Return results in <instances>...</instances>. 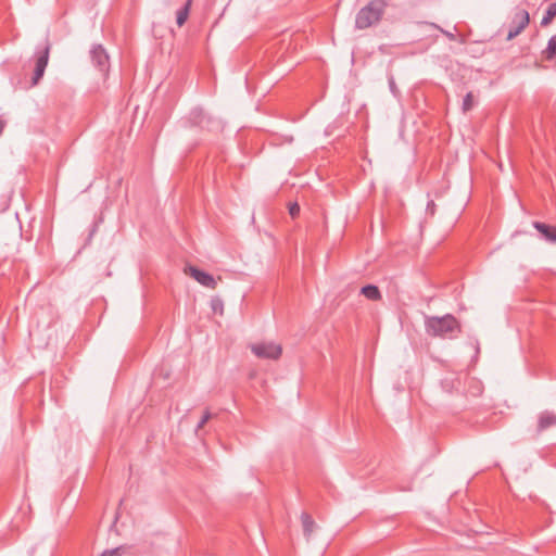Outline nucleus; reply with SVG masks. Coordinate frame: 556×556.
I'll return each mask as SVG.
<instances>
[{
  "instance_id": "1",
  "label": "nucleus",
  "mask_w": 556,
  "mask_h": 556,
  "mask_svg": "<svg viewBox=\"0 0 556 556\" xmlns=\"http://www.w3.org/2000/svg\"><path fill=\"white\" fill-rule=\"evenodd\" d=\"M426 332L432 337L453 339L460 332L458 320L451 314L442 317L429 316L425 320Z\"/></svg>"
},
{
  "instance_id": "2",
  "label": "nucleus",
  "mask_w": 556,
  "mask_h": 556,
  "mask_svg": "<svg viewBox=\"0 0 556 556\" xmlns=\"http://www.w3.org/2000/svg\"><path fill=\"white\" fill-rule=\"evenodd\" d=\"M386 8V0H371L358 11L355 18L356 28L365 29L377 24L381 20Z\"/></svg>"
},
{
  "instance_id": "3",
  "label": "nucleus",
  "mask_w": 556,
  "mask_h": 556,
  "mask_svg": "<svg viewBox=\"0 0 556 556\" xmlns=\"http://www.w3.org/2000/svg\"><path fill=\"white\" fill-rule=\"evenodd\" d=\"M51 45L48 39H46L45 43L40 47H37L34 59H35V68L34 75L31 78V85L36 86L39 80L42 78L46 67L49 62Z\"/></svg>"
},
{
  "instance_id": "4",
  "label": "nucleus",
  "mask_w": 556,
  "mask_h": 556,
  "mask_svg": "<svg viewBox=\"0 0 556 556\" xmlns=\"http://www.w3.org/2000/svg\"><path fill=\"white\" fill-rule=\"evenodd\" d=\"M529 12L525 9H516L511 22L509 24V30L506 39L509 41L516 38L519 34L523 31V29L529 25Z\"/></svg>"
},
{
  "instance_id": "5",
  "label": "nucleus",
  "mask_w": 556,
  "mask_h": 556,
  "mask_svg": "<svg viewBox=\"0 0 556 556\" xmlns=\"http://www.w3.org/2000/svg\"><path fill=\"white\" fill-rule=\"evenodd\" d=\"M252 352L260 358L277 359L281 355V346L275 343L253 344Z\"/></svg>"
},
{
  "instance_id": "6",
  "label": "nucleus",
  "mask_w": 556,
  "mask_h": 556,
  "mask_svg": "<svg viewBox=\"0 0 556 556\" xmlns=\"http://www.w3.org/2000/svg\"><path fill=\"white\" fill-rule=\"evenodd\" d=\"M186 273L189 274L200 285H202L206 288L215 289L217 286L215 278L211 274L205 273L194 266H189L186 269Z\"/></svg>"
},
{
  "instance_id": "7",
  "label": "nucleus",
  "mask_w": 556,
  "mask_h": 556,
  "mask_svg": "<svg viewBox=\"0 0 556 556\" xmlns=\"http://www.w3.org/2000/svg\"><path fill=\"white\" fill-rule=\"evenodd\" d=\"M93 64L101 71L106 72L109 68V55L102 46H96L90 51Z\"/></svg>"
},
{
  "instance_id": "8",
  "label": "nucleus",
  "mask_w": 556,
  "mask_h": 556,
  "mask_svg": "<svg viewBox=\"0 0 556 556\" xmlns=\"http://www.w3.org/2000/svg\"><path fill=\"white\" fill-rule=\"evenodd\" d=\"M532 225L540 232L542 239L551 243H556V226L541 222H533Z\"/></svg>"
},
{
  "instance_id": "9",
  "label": "nucleus",
  "mask_w": 556,
  "mask_h": 556,
  "mask_svg": "<svg viewBox=\"0 0 556 556\" xmlns=\"http://www.w3.org/2000/svg\"><path fill=\"white\" fill-rule=\"evenodd\" d=\"M553 426H556V414L547 410L541 413L538 421V430L544 431Z\"/></svg>"
},
{
  "instance_id": "10",
  "label": "nucleus",
  "mask_w": 556,
  "mask_h": 556,
  "mask_svg": "<svg viewBox=\"0 0 556 556\" xmlns=\"http://www.w3.org/2000/svg\"><path fill=\"white\" fill-rule=\"evenodd\" d=\"M301 521H302L304 535L306 539H309L316 528V523L313 520L312 516L307 513H302Z\"/></svg>"
},
{
  "instance_id": "11",
  "label": "nucleus",
  "mask_w": 556,
  "mask_h": 556,
  "mask_svg": "<svg viewBox=\"0 0 556 556\" xmlns=\"http://www.w3.org/2000/svg\"><path fill=\"white\" fill-rule=\"evenodd\" d=\"M361 293L370 301L381 300V292L375 285H367L361 289Z\"/></svg>"
},
{
  "instance_id": "12",
  "label": "nucleus",
  "mask_w": 556,
  "mask_h": 556,
  "mask_svg": "<svg viewBox=\"0 0 556 556\" xmlns=\"http://www.w3.org/2000/svg\"><path fill=\"white\" fill-rule=\"evenodd\" d=\"M192 0H187L184 7H181L176 13V22L179 27H181L186 21L188 20L190 9H191Z\"/></svg>"
},
{
  "instance_id": "13",
  "label": "nucleus",
  "mask_w": 556,
  "mask_h": 556,
  "mask_svg": "<svg viewBox=\"0 0 556 556\" xmlns=\"http://www.w3.org/2000/svg\"><path fill=\"white\" fill-rule=\"evenodd\" d=\"M460 386V380L456 377H446L442 380V388L445 392L451 393L457 391Z\"/></svg>"
},
{
  "instance_id": "14",
  "label": "nucleus",
  "mask_w": 556,
  "mask_h": 556,
  "mask_svg": "<svg viewBox=\"0 0 556 556\" xmlns=\"http://www.w3.org/2000/svg\"><path fill=\"white\" fill-rule=\"evenodd\" d=\"M543 55L547 61H552L556 56V35L552 36L547 42Z\"/></svg>"
},
{
  "instance_id": "15",
  "label": "nucleus",
  "mask_w": 556,
  "mask_h": 556,
  "mask_svg": "<svg viewBox=\"0 0 556 556\" xmlns=\"http://www.w3.org/2000/svg\"><path fill=\"white\" fill-rule=\"evenodd\" d=\"M556 16V2H553L548 5L545 14L542 17L541 25L547 26L552 23L553 18Z\"/></svg>"
},
{
  "instance_id": "16",
  "label": "nucleus",
  "mask_w": 556,
  "mask_h": 556,
  "mask_svg": "<svg viewBox=\"0 0 556 556\" xmlns=\"http://www.w3.org/2000/svg\"><path fill=\"white\" fill-rule=\"evenodd\" d=\"M473 108V94L472 92H468L463 100L462 109L466 113Z\"/></svg>"
},
{
  "instance_id": "17",
  "label": "nucleus",
  "mask_w": 556,
  "mask_h": 556,
  "mask_svg": "<svg viewBox=\"0 0 556 556\" xmlns=\"http://www.w3.org/2000/svg\"><path fill=\"white\" fill-rule=\"evenodd\" d=\"M124 549L125 548L123 546L105 549L99 556H121Z\"/></svg>"
},
{
  "instance_id": "18",
  "label": "nucleus",
  "mask_w": 556,
  "mask_h": 556,
  "mask_svg": "<svg viewBox=\"0 0 556 556\" xmlns=\"http://www.w3.org/2000/svg\"><path fill=\"white\" fill-rule=\"evenodd\" d=\"M212 415L208 410H205L202 418L200 419L198 426H197V431H199L200 429H202L204 427V425L211 419Z\"/></svg>"
},
{
  "instance_id": "19",
  "label": "nucleus",
  "mask_w": 556,
  "mask_h": 556,
  "mask_svg": "<svg viewBox=\"0 0 556 556\" xmlns=\"http://www.w3.org/2000/svg\"><path fill=\"white\" fill-rule=\"evenodd\" d=\"M289 214L292 218H295L300 214V205L296 202L290 203Z\"/></svg>"
},
{
  "instance_id": "20",
  "label": "nucleus",
  "mask_w": 556,
  "mask_h": 556,
  "mask_svg": "<svg viewBox=\"0 0 556 556\" xmlns=\"http://www.w3.org/2000/svg\"><path fill=\"white\" fill-rule=\"evenodd\" d=\"M432 27L439 29L442 34H444L450 40H455V35L451 31H447V30H444L443 28H441L439 25L434 24V23H431L430 24Z\"/></svg>"
},
{
  "instance_id": "21",
  "label": "nucleus",
  "mask_w": 556,
  "mask_h": 556,
  "mask_svg": "<svg viewBox=\"0 0 556 556\" xmlns=\"http://www.w3.org/2000/svg\"><path fill=\"white\" fill-rule=\"evenodd\" d=\"M389 85H390V89H391V91H392L393 93H395V92H396V86H395V83H394V79H393V78H391V79L389 80Z\"/></svg>"
},
{
  "instance_id": "22",
  "label": "nucleus",
  "mask_w": 556,
  "mask_h": 556,
  "mask_svg": "<svg viewBox=\"0 0 556 556\" xmlns=\"http://www.w3.org/2000/svg\"><path fill=\"white\" fill-rule=\"evenodd\" d=\"M220 306L222 307V302L219 300H213L212 301V307L214 311L217 309V307Z\"/></svg>"
},
{
  "instance_id": "23",
  "label": "nucleus",
  "mask_w": 556,
  "mask_h": 556,
  "mask_svg": "<svg viewBox=\"0 0 556 556\" xmlns=\"http://www.w3.org/2000/svg\"><path fill=\"white\" fill-rule=\"evenodd\" d=\"M434 202L433 201H429L428 202V206H427V210L431 212V214H433V208H434Z\"/></svg>"
},
{
  "instance_id": "24",
  "label": "nucleus",
  "mask_w": 556,
  "mask_h": 556,
  "mask_svg": "<svg viewBox=\"0 0 556 556\" xmlns=\"http://www.w3.org/2000/svg\"><path fill=\"white\" fill-rule=\"evenodd\" d=\"M3 128H4V123L2 121H0V135L2 134L3 131Z\"/></svg>"
}]
</instances>
